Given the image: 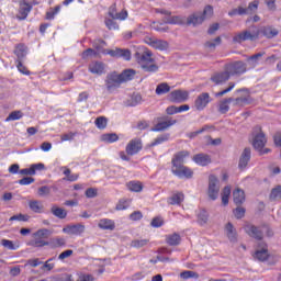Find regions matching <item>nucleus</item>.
<instances>
[{
	"instance_id": "obj_1",
	"label": "nucleus",
	"mask_w": 281,
	"mask_h": 281,
	"mask_svg": "<svg viewBox=\"0 0 281 281\" xmlns=\"http://www.w3.org/2000/svg\"><path fill=\"white\" fill-rule=\"evenodd\" d=\"M137 63L139 67L149 74H155V71H159V66L155 64V59L153 58V52L149 49L144 50L142 54L137 55Z\"/></svg>"
},
{
	"instance_id": "obj_2",
	"label": "nucleus",
	"mask_w": 281,
	"mask_h": 281,
	"mask_svg": "<svg viewBox=\"0 0 281 281\" xmlns=\"http://www.w3.org/2000/svg\"><path fill=\"white\" fill-rule=\"evenodd\" d=\"M214 14V8L212 5H206L202 13H193L188 16L187 19V25H193V27H196V25H201L205 19L212 18Z\"/></svg>"
},
{
	"instance_id": "obj_3",
	"label": "nucleus",
	"mask_w": 281,
	"mask_h": 281,
	"mask_svg": "<svg viewBox=\"0 0 281 281\" xmlns=\"http://www.w3.org/2000/svg\"><path fill=\"white\" fill-rule=\"evenodd\" d=\"M258 38H260V29L252 26L251 30L237 33L233 41L234 43H245V41H258Z\"/></svg>"
},
{
	"instance_id": "obj_4",
	"label": "nucleus",
	"mask_w": 281,
	"mask_h": 281,
	"mask_svg": "<svg viewBox=\"0 0 281 281\" xmlns=\"http://www.w3.org/2000/svg\"><path fill=\"white\" fill-rule=\"evenodd\" d=\"M221 194V181L215 175L209 176L207 196L211 201H216Z\"/></svg>"
},
{
	"instance_id": "obj_5",
	"label": "nucleus",
	"mask_w": 281,
	"mask_h": 281,
	"mask_svg": "<svg viewBox=\"0 0 281 281\" xmlns=\"http://www.w3.org/2000/svg\"><path fill=\"white\" fill-rule=\"evenodd\" d=\"M245 232L250 236L251 238H256V240H262V236L265 232H268V236H273V232L269 231V227H258L251 224H248L245 226Z\"/></svg>"
},
{
	"instance_id": "obj_6",
	"label": "nucleus",
	"mask_w": 281,
	"mask_h": 281,
	"mask_svg": "<svg viewBox=\"0 0 281 281\" xmlns=\"http://www.w3.org/2000/svg\"><path fill=\"white\" fill-rule=\"evenodd\" d=\"M267 145V136L260 126H256L252 131V146L256 150H262Z\"/></svg>"
},
{
	"instance_id": "obj_7",
	"label": "nucleus",
	"mask_w": 281,
	"mask_h": 281,
	"mask_svg": "<svg viewBox=\"0 0 281 281\" xmlns=\"http://www.w3.org/2000/svg\"><path fill=\"white\" fill-rule=\"evenodd\" d=\"M171 172L178 179H192L194 177V171L186 165L171 166Z\"/></svg>"
},
{
	"instance_id": "obj_8",
	"label": "nucleus",
	"mask_w": 281,
	"mask_h": 281,
	"mask_svg": "<svg viewBox=\"0 0 281 281\" xmlns=\"http://www.w3.org/2000/svg\"><path fill=\"white\" fill-rule=\"evenodd\" d=\"M225 69L228 71L229 76H243V74H247V64L241 60L233 61L227 64Z\"/></svg>"
},
{
	"instance_id": "obj_9",
	"label": "nucleus",
	"mask_w": 281,
	"mask_h": 281,
	"mask_svg": "<svg viewBox=\"0 0 281 281\" xmlns=\"http://www.w3.org/2000/svg\"><path fill=\"white\" fill-rule=\"evenodd\" d=\"M123 83L122 79L120 78V74H116L115 71L110 72L105 78V87L110 93H113L115 89H120Z\"/></svg>"
},
{
	"instance_id": "obj_10",
	"label": "nucleus",
	"mask_w": 281,
	"mask_h": 281,
	"mask_svg": "<svg viewBox=\"0 0 281 281\" xmlns=\"http://www.w3.org/2000/svg\"><path fill=\"white\" fill-rule=\"evenodd\" d=\"M190 98V92L188 90H173L169 93L168 99L170 102L176 104H180L181 102H186Z\"/></svg>"
},
{
	"instance_id": "obj_11",
	"label": "nucleus",
	"mask_w": 281,
	"mask_h": 281,
	"mask_svg": "<svg viewBox=\"0 0 281 281\" xmlns=\"http://www.w3.org/2000/svg\"><path fill=\"white\" fill-rule=\"evenodd\" d=\"M14 54L18 56V60H16V67H18V71H20V74H23L24 76H30V70H27V67H25L23 65V63L21 61V58H25V48L23 47V45H18Z\"/></svg>"
},
{
	"instance_id": "obj_12",
	"label": "nucleus",
	"mask_w": 281,
	"mask_h": 281,
	"mask_svg": "<svg viewBox=\"0 0 281 281\" xmlns=\"http://www.w3.org/2000/svg\"><path fill=\"white\" fill-rule=\"evenodd\" d=\"M210 102H212V97H210V93L202 92L196 97L194 101V108L196 109V111H203L207 108V104H210Z\"/></svg>"
},
{
	"instance_id": "obj_13",
	"label": "nucleus",
	"mask_w": 281,
	"mask_h": 281,
	"mask_svg": "<svg viewBox=\"0 0 281 281\" xmlns=\"http://www.w3.org/2000/svg\"><path fill=\"white\" fill-rule=\"evenodd\" d=\"M103 53L105 56H111L112 58H123V60H131V50L128 49H106V52Z\"/></svg>"
},
{
	"instance_id": "obj_14",
	"label": "nucleus",
	"mask_w": 281,
	"mask_h": 281,
	"mask_svg": "<svg viewBox=\"0 0 281 281\" xmlns=\"http://www.w3.org/2000/svg\"><path fill=\"white\" fill-rule=\"evenodd\" d=\"M145 43L149 45V47L158 49L159 52H166V49H168V47L170 46L168 42L164 40H157L155 37H146Z\"/></svg>"
},
{
	"instance_id": "obj_15",
	"label": "nucleus",
	"mask_w": 281,
	"mask_h": 281,
	"mask_svg": "<svg viewBox=\"0 0 281 281\" xmlns=\"http://www.w3.org/2000/svg\"><path fill=\"white\" fill-rule=\"evenodd\" d=\"M64 234H68V236H80L85 234V225L83 224H72L67 225L63 228Z\"/></svg>"
},
{
	"instance_id": "obj_16",
	"label": "nucleus",
	"mask_w": 281,
	"mask_h": 281,
	"mask_svg": "<svg viewBox=\"0 0 281 281\" xmlns=\"http://www.w3.org/2000/svg\"><path fill=\"white\" fill-rule=\"evenodd\" d=\"M142 150V139L139 138H134L128 142L125 148V153L133 157V155H137Z\"/></svg>"
},
{
	"instance_id": "obj_17",
	"label": "nucleus",
	"mask_w": 281,
	"mask_h": 281,
	"mask_svg": "<svg viewBox=\"0 0 281 281\" xmlns=\"http://www.w3.org/2000/svg\"><path fill=\"white\" fill-rule=\"evenodd\" d=\"M108 14L110 19H116L117 21H126V19H128V11L122 10L121 12L117 13V9L115 4L109 8Z\"/></svg>"
},
{
	"instance_id": "obj_18",
	"label": "nucleus",
	"mask_w": 281,
	"mask_h": 281,
	"mask_svg": "<svg viewBox=\"0 0 281 281\" xmlns=\"http://www.w3.org/2000/svg\"><path fill=\"white\" fill-rule=\"evenodd\" d=\"M188 157H190V151L188 150H181L176 153L171 159V166H183Z\"/></svg>"
},
{
	"instance_id": "obj_19",
	"label": "nucleus",
	"mask_w": 281,
	"mask_h": 281,
	"mask_svg": "<svg viewBox=\"0 0 281 281\" xmlns=\"http://www.w3.org/2000/svg\"><path fill=\"white\" fill-rule=\"evenodd\" d=\"M106 66L102 61H91L88 66V70L90 74H93L94 76H102L104 74V69Z\"/></svg>"
},
{
	"instance_id": "obj_20",
	"label": "nucleus",
	"mask_w": 281,
	"mask_h": 281,
	"mask_svg": "<svg viewBox=\"0 0 281 281\" xmlns=\"http://www.w3.org/2000/svg\"><path fill=\"white\" fill-rule=\"evenodd\" d=\"M229 78H231V75L227 71V69H225L224 71L215 72L211 77V81L214 82V85H224V82H227V80H229Z\"/></svg>"
},
{
	"instance_id": "obj_21",
	"label": "nucleus",
	"mask_w": 281,
	"mask_h": 281,
	"mask_svg": "<svg viewBox=\"0 0 281 281\" xmlns=\"http://www.w3.org/2000/svg\"><path fill=\"white\" fill-rule=\"evenodd\" d=\"M175 124H177V120L160 121L151 128V131L154 133H161V131H167V128H170V126H175Z\"/></svg>"
},
{
	"instance_id": "obj_22",
	"label": "nucleus",
	"mask_w": 281,
	"mask_h": 281,
	"mask_svg": "<svg viewBox=\"0 0 281 281\" xmlns=\"http://www.w3.org/2000/svg\"><path fill=\"white\" fill-rule=\"evenodd\" d=\"M193 161L198 166L205 167V166H210V164H212V157L207 154H196L193 156Z\"/></svg>"
},
{
	"instance_id": "obj_23",
	"label": "nucleus",
	"mask_w": 281,
	"mask_h": 281,
	"mask_svg": "<svg viewBox=\"0 0 281 281\" xmlns=\"http://www.w3.org/2000/svg\"><path fill=\"white\" fill-rule=\"evenodd\" d=\"M250 159H251V149L245 148L239 158L238 167L240 168V170H245L247 168V165L249 164Z\"/></svg>"
},
{
	"instance_id": "obj_24",
	"label": "nucleus",
	"mask_w": 281,
	"mask_h": 281,
	"mask_svg": "<svg viewBox=\"0 0 281 281\" xmlns=\"http://www.w3.org/2000/svg\"><path fill=\"white\" fill-rule=\"evenodd\" d=\"M50 249H59L63 247H67V238L56 236L49 239L48 241Z\"/></svg>"
},
{
	"instance_id": "obj_25",
	"label": "nucleus",
	"mask_w": 281,
	"mask_h": 281,
	"mask_svg": "<svg viewBox=\"0 0 281 281\" xmlns=\"http://www.w3.org/2000/svg\"><path fill=\"white\" fill-rule=\"evenodd\" d=\"M259 34H262L266 38H276L280 31L273 26H263L259 30Z\"/></svg>"
},
{
	"instance_id": "obj_26",
	"label": "nucleus",
	"mask_w": 281,
	"mask_h": 281,
	"mask_svg": "<svg viewBox=\"0 0 281 281\" xmlns=\"http://www.w3.org/2000/svg\"><path fill=\"white\" fill-rule=\"evenodd\" d=\"M29 207H30L31 212H34L35 214H43V212L45 210L43 202H41L38 200H30Z\"/></svg>"
},
{
	"instance_id": "obj_27",
	"label": "nucleus",
	"mask_w": 281,
	"mask_h": 281,
	"mask_svg": "<svg viewBox=\"0 0 281 281\" xmlns=\"http://www.w3.org/2000/svg\"><path fill=\"white\" fill-rule=\"evenodd\" d=\"M255 257L261 262H265V260H269V258H271V255H269L267 245L262 244V247L260 249H257V251L255 252Z\"/></svg>"
},
{
	"instance_id": "obj_28",
	"label": "nucleus",
	"mask_w": 281,
	"mask_h": 281,
	"mask_svg": "<svg viewBox=\"0 0 281 281\" xmlns=\"http://www.w3.org/2000/svg\"><path fill=\"white\" fill-rule=\"evenodd\" d=\"M32 12V5L30 3H24L20 7L19 14L16 15V19L19 21H25L27 19V15Z\"/></svg>"
},
{
	"instance_id": "obj_29",
	"label": "nucleus",
	"mask_w": 281,
	"mask_h": 281,
	"mask_svg": "<svg viewBox=\"0 0 281 281\" xmlns=\"http://www.w3.org/2000/svg\"><path fill=\"white\" fill-rule=\"evenodd\" d=\"M233 199L235 205H243L245 203V191L243 189H235L233 192Z\"/></svg>"
},
{
	"instance_id": "obj_30",
	"label": "nucleus",
	"mask_w": 281,
	"mask_h": 281,
	"mask_svg": "<svg viewBox=\"0 0 281 281\" xmlns=\"http://www.w3.org/2000/svg\"><path fill=\"white\" fill-rule=\"evenodd\" d=\"M136 71L134 69H125L121 74H119V78H121V82H128L135 78Z\"/></svg>"
},
{
	"instance_id": "obj_31",
	"label": "nucleus",
	"mask_w": 281,
	"mask_h": 281,
	"mask_svg": "<svg viewBox=\"0 0 281 281\" xmlns=\"http://www.w3.org/2000/svg\"><path fill=\"white\" fill-rule=\"evenodd\" d=\"M164 23H167L169 25H184L186 19H183L181 15H173L166 18L164 20Z\"/></svg>"
},
{
	"instance_id": "obj_32",
	"label": "nucleus",
	"mask_w": 281,
	"mask_h": 281,
	"mask_svg": "<svg viewBox=\"0 0 281 281\" xmlns=\"http://www.w3.org/2000/svg\"><path fill=\"white\" fill-rule=\"evenodd\" d=\"M170 139V134H161L158 137H156L150 144L147 145V148H154V146H159L161 144H165V142H168Z\"/></svg>"
},
{
	"instance_id": "obj_33",
	"label": "nucleus",
	"mask_w": 281,
	"mask_h": 281,
	"mask_svg": "<svg viewBox=\"0 0 281 281\" xmlns=\"http://www.w3.org/2000/svg\"><path fill=\"white\" fill-rule=\"evenodd\" d=\"M183 199H186V195L182 192H177L168 199V204L181 205V203H183Z\"/></svg>"
},
{
	"instance_id": "obj_34",
	"label": "nucleus",
	"mask_w": 281,
	"mask_h": 281,
	"mask_svg": "<svg viewBox=\"0 0 281 281\" xmlns=\"http://www.w3.org/2000/svg\"><path fill=\"white\" fill-rule=\"evenodd\" d=\"M1 245L4 249H9L10 251H16V249L21 247V243L12 241L10 239H1Z\"/></svg>"
},
{
	"instance_id": "obj_35",
	"label": "nucleus",
	"mask_w": 281,
	"mask_h": 281,
	"mask_svg": "<svg viewBox=\"0 0 281 281\" xmlns=\"http://www.w3.org/2000/svg\"><path fill=\"white\" fill-rule=\"evenodd\" d=\"M98 227H100V229L113 231L115 229V222H113V220L102 218L99 221Z\"/></svg>"
},
{
	"instance_id": "obj_36",
	"label": "nucleus",
	"mask_w": 281,
	"mask_h": 281,
	"mask_svg": "<svg viewBox=\"0 0 281 281\" xmlns=\"http://www.w3.org/2000/svg\"><path fill=\"white\" fill-rule=\"evenodd\" d=\"M156 95H166V93H170V85L168 82H161L156 87L155 90Z\"/></svg>"
},
{
	"instance_id": "obj_37",
	"label": "nucleus",
	"mask_w": 281,
	"mask_h": 281,
	"mask_svg": "<svg viewBox=\"0 0 281 281\" xmlns=\"http://www.w3.org/2000/svg\"><path fill=\"white\" fill-rule=\"evenodd\" d=\"M50 212L53 216H56L57 218H67V211L63 207H58L56 205H53L50 209Z\"/></svg>"
},
{
	"instance_id": "obj_38",
	"label": "nucleus",
	"mask_w": 281,
	"mask_h": 281,
	"mask_svg": "<svg viewBox=\"0 0 281 281\" xmlns=\"http://www.w3.org/2000/svg\"><path fill=\"white\" fill-rule=\"evenodd\" d=\"M92 47L97 49V54H104V52H106V49H104V47H106V42L103 40H94L92 42Z\"/></svg>"
},
{
	"instance_id": "obj_39",
	"label": "nucleus",
	"mask_w": 281,
	"mask_h": 281,
	"mask_svg": "<svg viewBox=\"0 0 281 281\" xmlns=\"http://www.w3.org/2000/svg\"><path fill=\"white\" fill-rule=\"evenodd\" d=\"M166 241L171 246V247H176L177 245H179V243H181V236L177 233H173L171 235H167L166 237Z\"/></svg>"
},
{
	"instance_id": "obj_40",
	"label": "nucleus",
	"mask_w": 281,
	"mask_h": 281,
	"mask_svg": "<svg viewBox=\"0 0 281 281\" xmlns=\"http://www.w3.org/2000/svg\"><path fill=\"white\" fill-rule=\"evenodd\" d=\"M232 102H234V98L224 99L223 101L220 102L218 111L222 114L227 113L229 111V104H232Z\"/></svg>"
},
{
	"instance_id": "obj_41",
	"label": "nucleus",
	"mask_w": 281,
	"mask_h": 281,
	"mask_svg": "<svg viewBox=\"0 0 281 281\" xmlns=\"http://www.w3.org/2000/svg\"><path fill=\"white\" fill-rule=\"evenodd\" d=\"M245 14H249V9H247L245 7H238L236 9H232L228 12V16H243Z\"/></svg>"
},
{
	"instance_id": "obj_42",
	"label": "nucleus",
	"mask_w": 281,
	"mask_h": 281,
	"mask_svg": "<svg viewBox=\"0 0 281 281\" xmlns=\"http://www.w3.org/2000/svg\"><path fill=\"white\" fill-rule=\"evenodd\" d=\"M226 235L231 243H236V229H234V225L232 223L226 224Z\"/></svg>"
},
{
	"instance_id": "obj_43",
	"label": "nucleus",
	"mask_w": 281,
	"mask_h": 281,
	"mask_svg": "<svg viewBox=\"0 0 281 281\" xmlns=\"http://www.w3.org/2000/svg\"><path fill=\"white\" fill-rule=\"evenodd\" d=\"M137 104H142V94L134 93L127 100V106H137Z\"/></svg>"
},
{
	"instance_id": "obj_44",
	"label": "nucleus",
	"mask_w": 281,
	"mask_h": 281,
	"mask_svg": "<svg viewBox=\"0 0 281 281\" xmlns=\"http://www.w3.org/2000/svg\"><path fill=\"white\" fill-rule=\"evenodd\" d=\"M94 124L97 128H99L100 131H104V128H106V124H109V120L106 119V116H99L95 119Z\"/></svg>"
},
{
	"instance_id": "obj_45",
	"label": "nucleus",
	"mask_w": 281,
	"mask_h": 281,
	"mask_svg": "<svg viewBox=\"0 0 281 281\" xmlns=\"http://www.w3.org/2000/svg\"><path fill=\"white\" fill-rule=\"evenodd\" d=\"M231 194H232V188L229 186L225 187L222 192L223 205H228Z\"/></svg>"
},
{
	"instance_id": "obj_46",
	"label": "nucleus",
	"mask_w": 281,
	"mask_h": 281,
	"mask_svg": "<svg viewBox=\"0 0 281 281\" xmlns=\"http://www.w3.org/2000/svg\"><path fill=\"white\" fill-rule=\"evenodd\" d=\"M52 236V231L47 228H41L34 233V238H49Z\"/></svg>"
},
{
	"instance_id": "obj_47",
	"label": "nucleus",
	"mask_w": 281,
	"mask_h": 281,
	"mask_svg": "<svg viewBox=\"0 0 281 281\" xmlns=\"http://www.w3.org/2000/svg\"><path fill=\"white\" fill-rule=\"evenodd\" d=\"M150 243L149 239H134L131 241V247H134V249H142V247H146Z\"/></svg>"
},
{
	"instance_id": "obj_48",
	"label": "nucleus",
	"mask_w": 281,
	"mask_h": 281,
	"mask_svg": "<svg viewBox=\"0 0 281 281\" xmlns=\"http://www.w3.org/2000/svg\"><path fill=\"white\" fill-rule=\"evenodd\" d=\"M23 117V113L21 110H16L11 112L8 117L4 120V122H14L16 120H21Z\"/></svg>"
},
{
	"instance_id": "obj_49",
	"label": "nucleus",
	"mask_w": 281,
	"mask_h": 281,
	"mask_svg": "<svg viewBox=\"0 0 281 281\" xmlns=\"http://www.w3.org/2000/svg\"><path fill=\"white\" fill-rule=\"evenodd\" d=\"M102 142H106L108 144H113L114 142H117V139H120V137L117 136V134L112 133V134H103L101 136Z\"/></svg>"
},
{
	"instance_id": "obj_50",
	"label": "nucleus",
	"mask_w": 281,
	"mask_h": 281,
	"mask_svg": "<svg viewBox=\"0 0 281 281\" xmlns=\"http://www.w3.org/2000/svg\"><path fill=\"white\" fill-rule=\"evenodd\" d=\"M115 21H117V19H113V18L105 19L104 23L108 30H120V25Z\"/></svg>"
},
{
	"instance_id": "obj_51",
	"label": "nucleus",
	"mask_w": 281,
	"mask_h": 281,
	"mask_svg": "<svg viewBox=\"0 0 281 281\" xmlns=\"http://www.w3.org/2000/svg\"><path fill=\"white\" fill-rule=\"evenodd\" d=\"M60 8H61L60 5H56L54 9H50L49 11H47L45 19L47 21H54L56 14L60 12Z\"/></svg>"
},
{
	"instance_id": "obj_52",
	"label": "nucleus",
	"mask_w": 281,
	"mask_h": 281,
	"mask_svg": "<svg viewBox=\"0 0 281 281\" xmlns=\"http://www.w3.org/2000/svg\"><path fill=\"white\" fill-rule=\"evenodd\" d=\"M127 188L131 192H142L143 190L142 183L137 181L128 182Z\"/></svg>"
},
{
	"instance_id": "obj_53",
	"label": "nucleus",
	"mask_w": 281,
	"mask_h": 281,
	"mask_svg": "<svg viewBox=\"0 0 281 281\" xmlns=\"http://www.w3.org/2000/svg\"><path fill=\"white\" fill-rule=\"evenodd\" d=\"M245 104H249V99L247 97L233 99V106H245Z\"/></svg>"
},
{
	"instance_id": "obj_54",
	"label": "nucleus",
	"mask_w": 281,
	"mask_h": 281,
	"mask_svg": "<svg viewBox=\"0 0 281 281\" xmlns=\"http://www.w3.org/2000/svg\"><path fill=\"white\" fill-rule=\"evenodd\" d=\"M279 199H281V187L280 186L272 189L271 193H270V201H279Z\"/></svg>"
},
{
	"instance_id": "obj_55",
	"label": "nucleus",
	"mask_w": 281,
	"mask_h": 281,
	"mask_svg": "<svg viewBox=\"0 0 281 281\" xmlns=\"http://www.w3.org/2000/svg\"><path fill=\"white\" fill-rule=\"evenodd\" d=\"M130 206H131L130 200H120L115 206V210H117V211L128 210Z\"/></svg>"
},
{
	"instance_id": "obj_56",
	"label": "nucleus",
	"mask_w": 281,
	"mask_h": 281,
	"mask_svg": "<svg viewBox=\"0 0 281 281\" xmlns=\"http://www.w3.org/2000/svg\"><path fill=\"white\" fill-rule=\"evenodd\" d=\"M95 56H98V53L93 48H88L83 50L81 54V58H83V60H86L87 58L95 57Z\"/></svg>"
},
{
	"instance_id": "obj_57",
	"label": "nucleus",
	"mask_w": 281,
	"mask_h": 281,
	"mask_svg": "<svg viewBox=\"0 0 281 281\" xmlns=\"http://www.w3.org/2000/svg\"><path fill=\"white\" fill-rule=\"evenodd\" d=\"M205 131H210V125H204L202 128L195 131V132H191L188 134V137L190 139H194V137H196L198 135H201V133H205Z\"/></svg>"
},
{
	"instance_id": "obj_58",
	"label": "nucleus",
	"mask_w": 281,
	"mask_h": 281,
	"mask_svg": "<svg viewBox=\"0 0 281 281\" xmlns=\"http://www.w3.org/2000/svg\"><path fill=\"white\" fill-rule=\"evenodd\" d=\"M180 278H182V280H190V278H199V274L194 271H183L180 273Z\"/></svg>"
},
{
	"instance_id": "obj_59",
	"label": "nucleus",
	"mask_w": 281,
	"mask_h": 281,
	"mask_svg": "<svg viewBox=\"0 0 281 281\" xmlns=\"http://www.w3.org/2000/svg\"><path fill=\"white\" fill-rule=\"evenodd\" d=\"M234 87H236V83L229 82V85L226 89L215 93V98H223V95H225L226 93H229V91H232L234 89Z\"/></svg>"
},
{
	"instance_id": "obj_60",
	"label": "nucleus",
	"mask_w": 281,
	"mask_h": 281,
	"mask_svg": "<svg viewBox=\"0 0 281 281\" xmlns=\"http://www.w3.org/2000/svg\"><path fill=\"white\" fill-rule=\"evenodd\" d=\"M52 192V189L47 186H43L37 190L38 196H47Z\"/></svg>"
},
{
	"instance_id": "obj_61",
	"label": "nucleus",
	"mask_w": 281,
	"mask_h": 281,
	"mask_svg": "<svg viewBox=\"0 0 281 281\" xmlns=\"http://www.w3.org/2000/svg\"><path fill=\"white\" fill-rule=\"evenodd\" d=\"M216 45H221V37H216L215 40L205 43V47H209V49H214Z\"/></svg>"
},
{
	"instance_id": "obj_62",
	"label": "nucleus",
	"mask_w": 281,
	"mask_h": 281,
	"mask_svg": "<svg viewBox=\"0 0 281 281\" xmlns=\"http://www.w3.org/2000/svg\"><path fill=\"white\" fill-rule=\"evenodd\" d=\"M259 4L260 2L258 0L250 2L248 4V8H246L248 10V14H251V12H256V10H258Z\"/></svg>"
},
{
	"instance_id": "obj_63",
	"label": "nucleus",
	"mask_w": 281,
	"mask_h": 281,
	"mask_svg": "<svg viewBox=\"0 0 281 281\" xmlns=\"http://www.w3.org/2000/svg\"><path fill=\"white\" fill-rule=\"evenodd\" d=\"M34 178L32 177H24L21 180H19L20 186H31V183H34Z\"/></svg>"
},
{
	"instance_id": "obj_64",
	"label": "nucleus",
	"mask_w": 281,
	"mask_h": 281,
	"mask_svg": "<svg viewBox=\"0 0 281 281\" xmlns=\"http://www.w3.org/2000/svg\"><path fill=\"white\" fill-rule=\"evenodd\" d=\"M234 214L237 218H243V216H245V207L243 206H237L235 210H234Z\"/></svg>"
}]
</instances>
